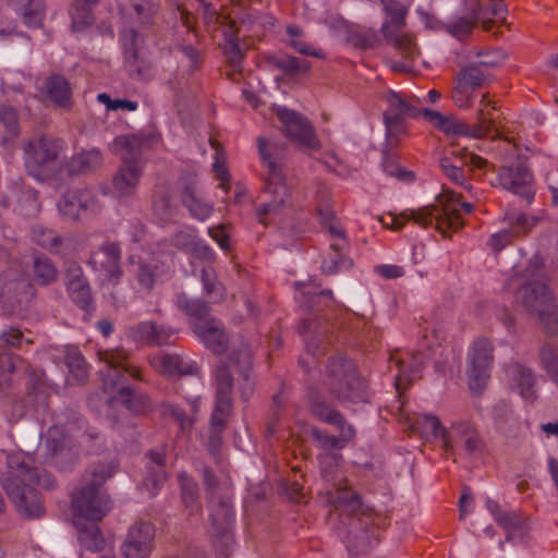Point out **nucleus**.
<instances>
[{
  "instance_id": "1",
  "label": "nucleus",
  "mask_w": 558,
  "mask_h": 558,
  "mask_svg": "<svg viewBox=\"0 0 558 558\" xmlns=\"http://www.w3.org/2000/svg\"><path fill=\"white\" fill-rule=\"evenodd\" d=\"M243 401H247L255 389V380L252 372V353L247 343H240L229 354L228 362L221 363L215 371V407L210 417V429L207 449L210 454L219 453L222 446V435L232 414L234 387Z\"/></svg>"
},
{
  "instance_id": "2",
  "label": "nucleus",
  "mask_w": 558,
  "mask_h": 558,
  "mask_svg": "<svg viewBox=\"0 0 558 558\" xmlns=\"http://www.w3.org/2000/svg\"><path fill=\"white\" fill-rule=\"evenodd\" d=\"M330 501L340 511L341 524L345 526L344 542L349 551L365 554L378 542V526L368 507L361 501L360 495L349 488L338 487Z\"/></svg>"
},
{
  "instance_id": "3",
  "label": "nucleus",
  "mask_w": 558,
  "mask_h": 558,
  "mask_svg": "<svg viewBox=\"0 0 558 558\" xmlns=\"http://www.w3.org/2000/svg\"><path fill=\"white\" fill-rule=\"evenodd\" d=\"M460 197L452 191H445L429 206H424L418 210L409 209L399 216L388 215L387 218L380 217L379 220L384 227L395 231L400 230L407 220H413L422 227H427L436 221V229L447 238L449 230L457 231L461 227L459 206L469 214L473 210V205L460 203Z\"/></svg>"
},
{
  "instance_id": "4",
  "label": "nucleus",
  "mask_w": 558,
  "mask_h": 558,
  "mask_svg": "<svg viewBox=\"0 0 558 558\" xmlns=\"http://www.w3.org/2000/svg\"><path fill=\"white\" fill-rule=\"evenodd\" d=\"M323 385L330 396L344 403L367 401V383L356 364L343 354H336L327 360L323 372Z\"/></svg>"
},
{
  "instance_id": "5",
  "label": "nucleus",
  "mask_w": 558,
  "mask_h": 558,
  "mask_svg": "<svg viewBox=\"0 0 558 558\" xmlns=\"http://www.w3.org/2000/svg\"><path fill=\"white\" fill-rule=\"evenodd\" d=\"M113 475L109 464L92 466L85 474V485L72 495L74 513L92 521H100L110 509V499L102 494L100 486Z\"/></svg>"
},
{
  "instance_id": "6",
  "label": "nucleus",
  "mask_w": 558,
  "mask_h": 558,
  "mask_svg": "<svg viewBox=\"0 0 558 558\" xmlns=\"http://www.w3.org/2000/svg\"><path fill=\"white\" fill-rule=\"evenodd\" d=\"M515 299L533 316L543 329L558 336V305L548 287L541 281L529 282L515 292Z\"/></svg>"
},
{
  "instance_id": "7",
  "label": "nucleus",
  "mask_w": 558,
  "mask_h": 558,
  "mask_svg": "<svg viewBox=\"0 0 558 558\" xmlns=\"http://www.w3.org/2000/svg\"><path fill=\"white\" fill-rule=\"evenodd\" d=\"M27 172L38 181L49 179L63 151V141L51 136L32 138L24 147Z\"/></svg>"
},
{
  "instance_id": "8",
  "label": "nucleus",
  "mask_w": 558,
  "mask_h": 558,
  "mask_svg": "<svg viewBox=\"0 0 558 558\" xmlns=\"http://www.w3.org/2000/svg\"><path fill=\"white\" fill-rule=\"evenodd\" d=\"M263 193L266 199L256 207V217L264 226L276 223L292 206V201L283 174L277 172L272 162L270 163V174H266Z\"/></svg>"
},
{
  "instance_id": "9",
  "label": "nucleus",
  "mask_w": 558,
  "mask_h": 558,
  "mask_svg": "<svg viewBox=\"0 0 558 558\" xmlns=\"http://www.w3.org/2000/svg\"><path fill=\"white\" fill-rule=\"evenodd\" d=\"M384 10L389 17L381 26V34L387 44L393 46L408 60H413L420 54L418 47L412 36L403 34L405 25L407 8L397 0H380Z\"/></svg>"
},
{
  "instance_id": "10",
  "label": "nucleus",
  "mask_w": 558,
  "mask_h": 558,
  "mask_svg": "<svg viewBox=\"0 0 558 558\" xmlns=\"http://www.w3.org/2000/svg\"><path fill=\"white\" fill-rule=\"evenodd\" d=\"M35 288L19 267H10L0 275V303L8 312H21L35 298Z\"/></svg>"
},
{
  "instance_id": "11",
  "label": "nucleus",
  "mask_w": 558,
  "mask_h": 558,
  "mask_svg": "<svg viewBox=\"0 0 558 558\" xmlns=\"http://www.w3.org/2000/svg\"><path fill=\"white\" fill-rule=\"evenodd\" d=\"M2 486L21 517L36 519L45 514L41 496L22 475L12 474L9 470Z\"/></svg>"
},
{
  "instance_id": "12",
  "label": "nucleus",
  "mask_w": 558,
  "mask_h": 558,
  "mask_svg": "<svg viewBox=\"0 0 558 558\" xmlns=\"http://www.w3.org/2000/svg\"><path fill=\"white\" fill-rule=\"evenodd\" d=\"M485 444L471 421H456L444 434L442 448L449 456L456 457L458 450H462L466 456L473 457L482 453Z\"/></svg>"
},
{
  "instance_id": "13",
  "label": "nucleus",
  "mask_w": 558,
  "mask_h": 558,
  "mask_svg": "<svg viewBox=\"0 0 558 558\" xmlns=\"http://www.w3.org/2000/svg\"><path fill=\"white\" fill-rule=\"evenodd\" d=\"M277 116L284 128L286 137L308 150H318L320 148V141L307 118L288 108H279Z\"/></svg>"
},
{
  "instance_id": "14",
  "label": "nucleus",
  "mask_w": 558,
  "mask_h": 558,
  "mask_svg": "<svg viewBox=\"0 0 558 558\" xmlns=\"http://www.w3.org/2000/svg\"><path fill=\"white\" fill-rule=\"evenodd\" d=\"M498 185L504 190L531 203L534 197L533 174L526 162L517 159L512 165L504 166L498 170Z\"/></svg>"
},
{
  "instance_id": "15",
  "label": "nucleus",
  "mask_w": 558,
  "mask_h": 558,
  "mask_svg": "<svg viewBox=\"0 0 558 558\" xmlns=\"http://www.w3.org/2000/svg\"><path fill=\"white\" fill-rule=\"evenodd\" d=\"M495 126V117L493 111H485L478 109L477 122L475 124H468L459 121L454 116L441 114L437 129L448 133L464 135L474 138H482L492 134V129Z\"/></svg>"
},
{
  "instance_id": "16",
  "label": "nucleus",
  "mask_w": 558,
  "mask_h": 558,
  "mask_svg": "<svg viewBox=\"0 0 558 558\" xmlns=\"http://www.w3.org/2000/svg\"><path fill=\"white\" fill-rule=\"evenodd\" d=\"M155 527L148 521H137L129 530L120 548L123 558H148L154 548Z\"/></svg>"
},
{
  "instance_id": "17",
  "label": "nucleus",
  "mask_w": 558,
  "mask_h": 558,
  "mask_svg": "<svg viewBox=\"0 0 558 558\" xmlns=\"http://www.w3.org/2000/svg\"><path fill=\"white\" fill-rule=\"evenodd\" d=\"M493 344L487 339H478L473 344L471 367L468 371L469 386L473 391H482L489 377V367L493 363Z\"/></svg>"
},
{
  "instance_id": "18",
  "label": "nucleus",
  "mask_w": 558,
  "mask_h": 558,
  "mask_svg": "<svg viewBox=\"0 0 558 558\" xmlns=\"http://www.w3.org/2000/svg\"><path fill=\"white\" fill-rule=\"evenodd\" d=\"M301 335L310 333L306 348L312 354L324 352L336 339L333 327L322 316L303 318L299 325Z\"/></svg>"
},
{
  "instance_id": "19",
  "label": "nucleus",
  "mask_w": 558,
  "mask_h": 558,
  "mask_svg": "<svg viewBox=\"0 0 558 558\" xmlns=\"http://www.w3.org/2000/svg\"><path fill=\"white\" fill-rule=\"evenodd\" d=\"M58 208L64 219L76 221L87 211L97 209V202L92 192L87 189H75L65 192L59 203Z\"/></svg>"
},
{
  "instance_id": "20",
  "label": "nucleus",
  "mask_w": 558,
  "mask_h": 558,
  "mask_svg": "<svg viewBox=\"0 0 558 558\" xmlns=\"http://www.w3.org/2000/svg\"><path fill=\"white\" fill-rule=\"evenodd\" d=\"M166 448L160 447L146 452L145 476L143 486L150 496H156L167 480Z\"/></svg>"
},
{
  "instance_id": "21",
  "label": "nucleus",
  "mask_w": 558,
  "mask_h": 558,
  "mask_svg": "<svg viewBox=\"0 0 558 558\" xmlns=\"http://www.w3.org/2000/svg\"><path fill=\"white\" fill-rule=\"evenodd\" d=\"M121 247L117 242L107 241L102 243L98 251L93 252L89 257V264L95 268L102 269L109 280L117 282L122 276Z\"/></svg>"
},
{
  "instance_id": "22",
  "label": "nucleus",
  "mask_w": 558,
  "mask_h": 558,
  "mask_svg": "<svg viewBox=\"0 0 558 558\" xmlns=\"http://www.w3.org/2000/svg\"><path fill=\"white\" fill-rule=\"evenodd\" d=\"M509 386L529 401L537 398L536 378L533 369L522 363L513 362L507 366Z\"/></svg>"
},
{
  "instance_id": "23",
  "label": "nucleus",
  "mask_w": 558,
  "mask_h": 558,
  "mask_svg": "<svg viewBox=\"0 0 558 558\" xmlns=\"http://www.w3.org/2000/svg\"><path fill=\"white\" fill-rule=\"evenodd\" d=\"M192 329L215 354H222L227 350L229 338L219 320L210 317L204 322H193Z\"/></svg>"
},
{
  "instance_id": "24",
  "label": "nucleus",
  "mask_w": 558,
  "mask_h": 558,
  "mask_svg": "<svg viewBox=\"0 0 558 558\" xmlns=\"http://www.w3.org/2000/svg\"><path fill=\"white\" fill-rule=\"evenodd\" d=\"M7 464L12 474L22 475L29 484L40 486L45 489H52L56 486V480L51 474L44 470L33 468L20 454H9Z\"/></svg>"
},
{
  "instance_id": "25",
  "label": "nucleus",
  "mask_w": 558,
  "mask_h": 558,
  "mask_svg": "<svg viewBox=\"0 0 558 558\" xmlns=\"http://www.w3.org/2000/svg\"><path fill=\"white\" fill-rule=\"evenodd\" d=\"M151 364L165 375H195L198 366L195 362L180 353L160 352L151 359Z\"/></svg>"
},
{
  "instance_id": "26",
  "label": "nucleus",
  "mask_w": 558,
  "mask_h": 558,
  "mask_svg": "<svg viewBox=\"0 0 558 558\" xmlns=\"http://www.w3.org/2000/svg\"><path fill=\"white\" fill-rule=\"evenodd\" d=\"M149 138L138 134L117 136L113 141V153L120 155L123 163L142 165L143 151L148 148Z\"/></svg>"
},
{
  "instance_id": "27",
  "label": "nucleus",
  "mask_w": 558,
  "mask_h": 558,
  "mask_svg": "<svg viewBox=\"0 0 558 558\" xmlns=\"http://www.w3.org/2000/svg\"><path fill=\"white\" fill-rule=\"evenodd\" d=\"M143 174V165L121 163L112 177V191L119 197L134 195Z\"/></svg>"
},
{
  "instance_id": "28",
  "label": "nucleus",
  "mask_w": 558,
  "mask_h": 558,
  "mask_svg": "<svg viewBox=\"0 0 558 558\" xmlns=\"http://www.w3.org/2000/svg\"><path fill=\"white\" fill-rule=\"evenodd\" d=\"M390 362L398 368L395 385L398 391L409 385L414 378L418 377L423 367V357L418 354L404 353L402 355L392 354Z\"/></svg>"
},
{
  "instance_id": "29",
  "label": "nucleus",
  "mask_w": 558,
  "mask_h": 558,
  "mask_svg": "<svg viewBox=\"0 0 558 558\" xmlns=\"http://www.w3.org/2000/svg\"><path fill=\"white\" fill-rule=\"evenodd\" d=\"M51 428H57L61 434V439L58 441V447H68L73 445H81L84 439L88 441L97 437L93 432H88L86 423L76 413H71V420L62 425H53Z\"/></svg>"
},
{
  "instance_id": "30",
  "label": "nucleus",
  "mask_w": 558,
  "mask_h": 558,
  "mask_svg": "<svg viewBox=\"0 0 558 558\" xmlns=\"http://www.w3.org/2000/svg\"><path fill=\"white\" fill-rule=\"evenodd\" d=\"M41 92L56 107L65 110L71 109L72 89L63 75L51 74L46 77Z\"/></svg>"
},
{
  "instance_id": "31",
  "label": "nucleus",
  "mask_w": 558,
  "mask_h": 558,
  "mask_svg": "<svg viewBox=\"0 0 558 558\" xmlns=\"http://www.w3.org/2000/svg\"><path fill=\"white\" fill-rule=\"evenodd\" d=\"M61 434L57 428H49L46 437V447L52 463L61 470H65L73 465L77 459V446L58 447Z\"/></svg>"
},
{
  "instance_id": "32",
  "label": "nucleus",
  "mask_w": 558,
  "mask_h": 558,
  "mask_svg": "<svg viewBox=\"0 0 558 558\" xmlns=\"http://www.w3.org/2000/svg\"><path fill=\"white\" fill-rule=\"evenodd\" d=\"M387 109L384 112V119L404 120L405 117L417 118L420 109L416 107L418 98L405 97L401 93L390 90L385 96Z\"/></svg>"
},
{
  "instance_id": "33",
  "label": "nucleus",
  "mask_w": 558,
  "mask_h": 558,
  "mask_svg": "<svg viewBox=\"0 0 558 558\" xmlns=\"http://www.w3.org/2000/svg\"><path fill=\"white\" fill-rule=\"evenodd\" d=\"M163 274L162 263L155 256L140 258L136 263L134 276L141 289L150 292Z\"/></svg>"
},
{
  "instance_id": "34",
  "label": "nucleus",
  "mask_w": 558,
  "mask_h": 558,
  "mask_svg": "<svg viewBox=\"0 0 558 558\" xmlns=\"http://www.w3.org/2000/svg\"><path fill=\"white\" fill-rule=\"evenodd\" d=\"M180 197L193 218L204 221L213 214V206L198 197L194 183L183 182Z\"/></svg>"
},
{
  "instance_id": "35",
  "label": "nucleus",
  "mask_w": 558,
  "mask_h": 558,
  "mask_svg": "<svg viewBox=\"0 0 558 558\" xmlns=\"http://www.w3.org/2000/svg\"><path fill=\"white\" fill-rule=\"evenodd\" d=\"M226 41L223 45V52L231 71L228 73L229 78L238 82V75L242 71V60L244 58L245 49L240 44V37L234 36V32L225 33Z\"/></svg>"
},
{
  "instance_id": "36",
  "label": "nucleus",
  "mask_w": 558,
  "mask_h": 558,
  "mask_svg": "<svg viewBox=\"0 0 558 558\" xmlns=\"http://www.w3.org/2000/svg\"><path fill=\"white\" fill-rule=\"evenodd\" d=\"M258 154L267 167V174H270V163L275 165L277 172L282 173L281 161L287 146L282 143H269L265 137L257 138Z\"/></svg>"
},
{
  "instance_id": "37",
  "label": "nucleus",
  "mask_w": 558,
  "mask_h": 558,
  "mask_svg": "<svg viewBox=\"0 0 558 558\" xmlns=\"http://www.w3.org/2000/svg\"><path fill=\"white\" fill-rule=\"evenodd\" d=\"M122 403L135 414H147L153 410V402L148 395L136 392L131 387L122 386L118 389Z\"/></svg>"
},
{
  "instance_id": "38",
  "label": "nucleus",
  "mask_w": 558,
  "mask_h": 558,
  "mask_svg": "<svg viewBox=\"0 0 558 558\" xmlns=\"http://www.w3.org/2000/svg\"><path fill=\"white\" fill-rule=\"evenodd\" d=\"M101 163L100 150L93 148L73 156L68 163V170L71 174H83L96 170Z\"/></svg>"
},
{
  "instance_id": "39",
  "label": "nucleus",
  "mask_w": 558,
  "mask_h": 558,
  "mask_svg": "<svg viewBox=\"0 0 558 558\" xmlns=\"http://www.w3.org/2000/svg\"><path fill=\"white\" fill-rule=\"evenodd\" d=\"M486 505L495 521L507 531V541H511L513 533L522 529L520 515L515 512L502 511L498 502L492 499H488Z\"/></svg>"
},
{
  "instance_id": "40",
  "label": "nucleus",
  "mask_w": 558,
  "mask_h": 558,
  "mask_svg": "<svg viewBox=\"0 0 558 558\" xmlns=\"http://www.w3.org/2000/svg\"><path fill=\"white\" fill-rule=\"evenodd\" d=\"M480 7L481 10L478 12L470 11L468 16L460 17L456 22L451 23L448 26L449 32L458 38H463L472 32L477 22L482 23L484 31H489V22L485 20V14H483V3Z\"/></svg>"
},
{
  "instance_id": "41",
  "label": "nucleus",
  "mask_w": 558,
  "mask_h": 558,
  "mask_svg": "<svg viewBox=\"0 0 558 558\" xmlns=\"http://www.w3.org/2000/svg\"><path fill=\"white\" fill-rule=\"evenodd\" d=\"M456 80L475 92L477 88L488 84L492 80V75L477 68L473 62H470L460 69Z\"/></svg>"
},
{
  "instance_id": "42",
  "label": "nucleus",
  "mask_w": 558,
  "mask_h": 558,
  "mask_svg": "<svg viewBox=\"0 0 558 558\" xmlns=\"http://www.w3.org/2000/svg\"><path fill=\"white\" fill-rule=\"evenodd\" d=\"M177 306L187 316L194 318L193 322H204L210 318V307L207 302L191 299L184 293L177 296Z\"/></svg>"
},
{
  "instance_id": "43",
  "label": "nucleus",
  "mask_w": 558,
  "mask_h": 558,
  "mask_svg": "<svg viewBox=\"0 0 558 558\" xmlns=\"http://www.w3.org/2000/svg\"><path fill=\"white\" fill-rule=\"evenodd\" d=\"M33 272L36 281L41 286H49L58 280L59 270L53 262L44 254L33 258Z\"/></svg>"
},
{
  "instance_id": "44",
  "label": "nucleus",
  "mask_w": 558,
  "mask_h": 558,
  "mask_svg": "<svg viewBox=\"0 0 558 558\" xmlns=\"http://www.w3.org/2000/svg\"><path fill=\"white\" fill-rule=\"evenodd\" d=\"M78 541L84 549L93 553H99L107 546L99 526L95 523L78 529Z\"/></svg>"
},
{
  "instance_id": "45",
  "label": "nucleus",
  "mask_w": 558,
  "mask_h": 558,
  "mask_svg": "<svg viewBox=\"0 0 558 558\" xmlns=\"http://www.w3.org/2000/svg\"><path fill=\"white\" fill-rule=\"evenodd\" d=\"M269 62L275 68L281 70L288 76H295L306 73L311 69V62L293 56H272Z\"/></svg>"
},
{
  "instance_id": "46",
  "label": "nucleus",
  "mask_w": 558,
  "mask_h": 558,
  "mask_svg": "<svg viewBox=\"0 0 558 558\" xmlns=\"http://www.w3.org/2000/svg\"><path fill=\"white\" fill-rule=\"evenodd\" d=\"M229 20L228 28L225 33L234 32V36H239L243 33L246 36L248 33H253L257 16L252 11H243L241 9L233 12V17H227Z\"/></svg>"
},
{
  "instance_id": "47",
  "label": "nucleus",
  "mask_w": 558,
  "mask_h": 558,
  "mask_svg": "<svg viewBox=\"0 0 558 558\" xmlns=\"http://www.w3.org/2000/svg\"><path fill=\"white\" fill-rule=\"evenodd\" d=\"M483 3V14L485 20L489 22V29L495 23H505L507 9L504 0H477L474 1V7L470 11H480Z\"/></svg>"
},
{
  "instance_id": "48",
  "label": "nucleus",
  "mask_w": 558,
  "mask_h": 558,
  "mask_svg": "<svg viewBox=\"0 0 558 558\" xmlns=\"http://www.w3.org/2000/svg\"><path fill=\"white\" fill-rule=\"evenodd\" d=\"M504 219L509 226V229L515 232L517 238L527 234L538 221L535 217L513 210L506 213Z\"/></svg>"
},
{
  "instance_id": "49",
  "label": "nucleus",
  "mask_w": 558,
  "mask_h": 558,
  "mask_svg": "<svg viewBox=\"0 0 558 558\" xmlns=\"http://www.w3.org/2000/svg\"><path fill=\"white\" fill-rule=\"evenodd\" d=\"M211 507V519L214 524L219 527H225L229 524L232 519V504L227 497H213V502H209Z\"/></svg>"
},
{
  "instance_id": "50",
  "label": "nucleus",
  "mask_w": 558,
  "mask_h": 558,
  "mask_svg": "<svg viewBox=\"0 0 558 558\" xmlns=\"http://www.w3.org/2000/svg\"><path fill=\"white\" fill-rule=\"evenodd\" d=\"M33 240L43 248L50 253H59L62 245V238L53 230L46 229L40 226L33 228Z\"/></svg>"
},
{
  "instance_id": "51",
  "label": "nucleus",
  "mask_w": 558,
  "mask_h": 558,
  "mask_svg": "<svg viewBox=\"0 0 558 558\" xmlns=\"http://www.w3.org/2000/svg\"><path fill=\"white\" fill-rule=\"evenodd\" d=\"M201 279L204 286V290L210 302H220L225 299L226 290L223 286L217 280L214 269L203 268Z\"/></svg>"
},
{
  "instance_id": "52",
  "label": "nucleus",
  "mask_w": 558,
  "mask_h": 558,
  "mask_svg": "<svg viewBox=\"0 0 558 558\" xmlns=\"http://www.w3.org/2000/svg\"><path fill=\"white\" fill-rule=\"evenodd\" d=\"M65 364L69 368V372L78 384L86 381L88 377V367L85 359L76 349H71L68 351L65 355Z\"/></svg>"
},
{
  "instance_id": "53",
  "label": "nucleus",
  "mask_w": 558,
  "mask_h": 558,
  "mask_svg": "<svg viewBox=\"0 0 558 558\" xmlns=\"http://www.w3.org/2000/svg\"><path fill=\"white\" fill-rule=\"evenodd\" d=\"M66 290L72 301L82 310L88 312L94 307L92 291L87 279L80 283L66 286Z\"/></svg>"
},
{
  "instance_id": "54",
  "label": "nucleus",
  "mask_w": 558,
  "mask_h": 558,
  "mask_svg": "<svg viewBox=\"0 0 558 558\" xmlns=\"http://www.w3.org/2000/svg\"><path fill=\"white\" fill-rule=\"evenodd\" d=\"M72 19V29L75 32L82 31L90 26L94 21V14L90 9L83 4L82 1L75 0L70 9Z\"/></svg>"
},
{
  "instance_id": "55",
  "label": "nucleus",
  "mask_w": 558,
  "mask_h": 558,
  "mask_svg": "<svg viewBox=\"0 0 558 558\" xmlns=\"http://www.w3.org/2000/svg\"><path fill=\"white\" fill-rule=\"evenodd\" d=\"M181 496L184 506L191 509V512L198 509V488L197 483L186 474L179 475Z\"/></svg>"
},
{
  "instance_id": "56",
  "label": "nucleus",
  "mask_w": 558,
  "mask_h": 558,
  "mask_svg": "<svg viewBox=\"0 0 558 558\" xmlns=\"http://www.w3.org/2000/svg\"><path fill=\"white\" fill-rule=\"evenodd\" d=\"M111 368H122L123 373L129 374L135 379H142L141 369L128 363V356L124 352H105L101 356Z\"/></svg>"
},
{
  "instance_id": "57",
  "label": "nucleus",
  "mask_w": 558,
  "mask_h": 558,
  "mask_svg": "<svg viewBox=\"0 0 558 558\" xmlns=\"http://www.w3.org/2000/svg\"><path fill=\"white\" fill-rule=\"evenodd\" d=\"M10 5L23 14L27 25L35 26L40 23L41 12L38 2L34 0H10Z\"/></svg>"
},
{
  "instance_id": "58",
  "label": "nucleus",
  "mask_w": 558,
  "mask_h": 558,
  "mask_svg": "<svg viewBox=\"0 0 558 558\" xmlns=\"http://www.w3.org/2000/svg\"><path fill=\"white\" fill-rule=\"evenodd\" d=\"M125 63L132 76L144 78L150 70V63L141 57L140 51L135 48L125 50Z\"/></svg>"
},
{
  "instance_id": "59",
  "label": "nucleus",
  "mask_w": 558,
  "mask_h": 558,
  "mask_svg": "<svg viewBox=\"0 0 558 558\" xmlns=\"http://www.w3.org/2000/svg\"><path fill=\"white\" fill-rule=\"evenodd\" d=\"M538 356L543 368L554 378L558 375V345L544 343L538 351Z\"/></svg>"
},
{
  "instance_id": "60",
  "label": "nucleus",
  "mask_w": 558,
  "mask_h": 558,
  "mask_svg": "<svg viewBox=\"0 0 558 558\" xmlns=\"http://www.w3.org/2000/svg\"><path fill=\"white\" fill-rule=\"evenodd\" d=\"M440 168L445 172V174L456 184L461 185L468 190L471 189V185L468 183L466 177L464 174V170L462 165L453 163L449 157L445 156L439 160Z\"/></svg>"
},
{
  "instance_id": "61",
  "label": "nucleus",
  "mask_w": 558,
  "mask_h": 558,
  "mask_svg": "<svg viewBox=\"0 0 558 558\" xmlns=\"http://www.w3.org/2000/svg\"><path fill=\"white\" fill-rule=\"evenodd\" d=\"M0 122L7 130L3 141L8 142L19 134V120L16 111L10 106H0Z\"/></svg>"
},
{
  "instance_id": "62",
  "label": "nucleus",
  "mask_w": 558,
  "mask_h": 558,
  "mask_svg": "<svg viewBox=\"0 0 558 558\" xmlns=\"http://www.w3.org/2000/svg\"><path fill=\"white\" fill-rule=\"evenodd\" d=\"M353 263L347 257L345 251L336 252L330 250L328 258L323 262L322 269L327 275H333L343 268L352 267Z\"/></svg>"
},
{
  "instance_id": "63",
  "label": "nucleus",
  "mask_w": 558,
  "mask_h": 558,
  "mask_svg": "<svg viewBox=\"0 0 558 558\" xmlns=\"http://www.w3.org/2000/svg\"><path fill=\"white\" fill-rule=\"evenodd\" d=\"M311 435L323 452H333V450L342 449L345 446L338 436L329 435L318 428H313Z\"/></svg>"
},
{
  "instance_id": "64",
  "label": "nucleus",
  "mask_w": 558,
  "mask_h": 558,
  "mask_svg": "<svg viewBox=\"0 0 558 558\" xmlns=\"http://www.w3.org/2000/svg\"><path fill=\"white\" fill-rule=\"evenodd\" d=\"M156 323L147 320L141 322L130 329V337L137 342L155 345Z\"/></svg>"
}]
</instances>
